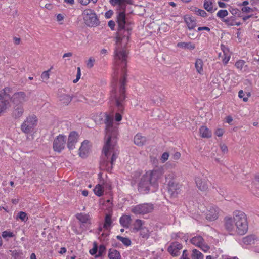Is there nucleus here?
<instances>
[{
  "mask_svg": "<svg viewBox=\"0 0 259 259\" xmlns=\"http://www.w3.org/2000/svg\"><path fill=\"white\" fill-rule=\"evenodd\" d=\"M104 123L106 125L105 143L103 148L104 157L100 162V166L103 169H111L114 162L117 158L118 152L116 150L117 137L118 135V124L114 123L112 116L104 113Z\"/></svg>",
  "mask_w": 259,
  "mask_h": 259,
  "instance_id": "1",
  "label": "nucleus"
},
{
  "mask_svg": "<svg viewBox=\"0 0 259 259\" xmlns=\"http://www.w3.org/2000/svg\"><path fill=\"white\" fill-rule=\"evenodd\" d=\"M118 31L116 37V47L114 51V60L116 66H121L122 71L126 66V58L128 52L124 49L128 42L132 28L126 22L124 12H120L117 17Z\"/></svg>",
  "mask_w": 259,
  "mask_h": 259,
  "instance_id": "2",
  "label": "nucleus"
},
{
  "mask_svg": "<svg viewBox=\"0 0 259 259\" xmlns=\"http://www.w3.org/2000/svg\"><path fill=\"white\" fill-rule=\"evenodd\" d=\"M162 175V170L157 168L147 171L142 176L138 183V190L142 194H147L151 187L157 186V181Z\"/></svg>",
  "mask_w": 259,
  "mask_h": 259,
  "instance_id": "3",
  "label": "nucleus"
},
{
  "mask_svg": "<svg viewBox=\"0 0 259 259\" xmlns=\"http://www.w3.org/2000/svg\"><path fill=\"white\" fill-rule=\"evenodd\" d=\"M233 215L236 227V232L240 235H244L248 228L246 214L242 211H235Z\"/></svg>",
  "mask_w": 259,
  "mask_h": 259,
  "instance_id": "4",
  "label": "nucleus"
},
{
  "mask_svg": "<svg viewBox=\"0 0 259 259\" xmlns=\"http://www.w3.org/2000/svg\"><path fill=\"white\" fill-rule=\"evenodd\" d=\"M125 83L126 78L124 76L120 81L119 88L114 89L111 92V97L115 99L116 105L119 111L123 110L122 104L125 98Z\"/></svg>",
  "mask_w": 259,
  "mask_h": 259,
  "instance_id": "5",
  "label": "nucleus"
},
{
  "mask_svg": "<svg viewBox=\"0 0 259 259\" xmlns=\"http://www.w3.org/2000/svg\"><path fill=\"white\" fill-rule=\"evenodd\" d=\"M82 15L84 23L88 26L96 27L99 24V20L94 10L85 9L83 11Z\"/></svg>",
  "mask_w": 259,
  "mask_h": 259,
  "instance_id": "6",
  "label": "nucleus"
},
{
  "mask_svg": "<svg viewBox=\"0 0 259 259\" xmlns=\"http://www.w3.org/2000/svg\"><path fill=\"white\" fill-rule=\"evenodd\" d=\"M37 124V119L35 115L28 116L22 123L21 129L25 134H30L33 132Z\"/></svg>",
  "mask_w": 259,
  "mask_h": 259,
  "instance_id": "7",
  "label": "nucleus"
},
{
  "mask_svg": "<svg viewBox=\"0 0 259 259\" xmlns=\"http://www.w3.org/2000/svg\"><path fill=\"white\" fill-rule=\"evenodd\" d=\"M153 208V204L151 203H144L133 207L131 211L136 214H144L151 212Z\"/></svg>",
  "mask_w": 259,
  "mask_h": 259,
  "instance_id": "8",
  "label": "nucleus"
},
{
  "mask_svg": "<svg viewBox=\"0 0 259 259\" xmlns=\"http://www.w3.org/2000/svg\"><path fill=\"white\" fill-rule=\"evenodd\" d=\"M195 183L197 188L202 191L208 190L210 182L207 178L203 175L197 176L195 178Z\"/></svg>",
  "mask_w": 259,
  "mask_h": 259,
  "instance_id": "9",
  "label": "nucleus"
},
{
  "mask_svg": "<svg viewBox=\"0 0 259 259\" xmlns=\"http://www.w3.org/2000/svg\"><path fill=\"white\" fill-rule=\"evenodd\" d=\"M65 136L59 135L54 140L53 148L55 151L60 152L65 147Z\"/></svg>",
  "mask_w": 259,
  "mask_h": 259,
  "instance_id": "10",
  "label": "nucleus"
},
{
  "mask_svg": "<svg viewBox=\"0 0 259 259\" xmlns=\"http://www.w3.org/2000/svg\"><path fill=\"white\" fill-rule=\"evenodd\" d=\"M28 99L25 93L23 92H19L15 93L13 94L11 98L12 102L15 105H22L26 102Z\"/></svg>",
  "mask_w": 259,
  "mask_h": 259,
  "instance_id": "11",
  "label": "nucleus"
},
{
  "mask_svg": "<svg viewBox=\"0 0 259 259\" xmlns=\"http://www.w3.org/2000/svg\"><path fill=\"white\" fill-rule=\"evenodd\" d=\"M65 90L64 89H60L58 92V97L61 104L64 105H67L71 101L72 96L69 94L65 93Z\"/></svg>",
  "mask_w": 259,
  "mask_h": 259,
  "instance_id": "12",
  "label": "nucleus"
},
{
  "mask_svg": "<svg viewBox=\"0 0 259 259\" xmlns=\"http://www.w3.org/2000/svg\"><path fill=\"white\" fill-rule=\"evenodd\" d=\"M182 245L178 242H174L171 243L168 247L167 251L173 256H177L180 255V250L182 249Z\"/></svg>",
  "mask_w": 259,
  "mask_h": 259,
  "instance_id": "13",
  "label": "nucleus"
},
{
  "mask_svg": "<svg viewBox=\"0 0 259 259\" xmlns=\"http://www.w3.org/2000/svg\"><path fill=\"white\" fill-rule=\"evenodd\" d=\"M180 192V185L174 181H170L168 183V193L172 197H176Z\"/></svg>",
  "mask_w": 259,
  "mask_h": 259,
  "instance_id": "14",
  "label": "nucleus"
},
{
  "mask_svg": "<svg viewBox=\"0 0 259 259\" xmlns=\"http://www.w3.org/2000/svg\"><path fill=\"white\" fill-rule=\"evenodd\" d=\"M89 143L88 140H84L82 143L79 149V155L81 158H85L88 155L90 149Z\"/></svg>",
  "mask_w": 259,
  "mask_h": 259,
  "instance_id": "15",
  "label": "nucleus"
},
{
  "mask_svg": "<svg viewBox=\"0 0 259 259\" xmlns=\"http://www.w3.org/2000/svg\"><path fill=\"white\" fill-rule=\"evenodd\" d=\"M78 135L75 132L70 133L67 142V147L69 150H72L75 148V145L77 142Z\"/></svg>",
  "mask_w": 259,
  "mask_h": 259,
  "instance_id": "16",
  "label": "nucleus"
},
{
  "mask_svg": "<svg viewBox=\"0 0 259 259\" xmlns=\"http://www.w3.org/2000/svg\"><path fill=\"white\" fill-rule=\"evenodd\" d=\"M219 209L216 206H210L206 214L207 220L213 221L218 217Z\"/></svg>",
  "mask_w": 259,
  "mask_h": 259,
  "instance_id": "17",
  "label": "nucleus"
},
{
  "mask_svg": "<svg viewBox=\"0 0 259 259\" xmlns=\"http://www.w3.org/2000/svg\"><path fill=\"white\" fill-rule=\"evenodd\" d=\"M225 228L229 232L236 231V227L234 222V218L226 217L224 218Z\"/></svg>",
  "mask_w": 259,
  "mask_h": 259,
  "instance_id": "18",
  "label": "nucleus"
},
{
  "mask_svg": "<svg viewBox=\"0 0 259 259\" xmlns=\"http://www.w3.org/2000/svg\"><path fill=\"white\" fill-rule=\"evenodd\" d=\"M9 97L6 94H0V114L4 112L9 106Z\"/></svg>",
  "mask_w": 259,
  "mask_h": 259,
  "instance_id": "19",
  "label": "nucleus"
},
{
  "mask_svg": "<svg viewBox=\"0 0 259 259\" xmlns=\"http://www.w3.org/2000/svg\"><path fill=\"white\" fill-rule=\"evenodd\" d=\"M184 20L190 30L193 29L196 26V20L194 17L185 16Z\"/></svg>",
  "mask_w": 259,
  "mask_h": 259,
  "instance_id": "20",
  "label": "nucleus"
},
{
  "mask_svg": "<svg viewBox=\"0 0 259 259\" xmlns=\"http://www.w3.org/2000/svg\"><path fill=\"white\" fill-rule=\"evenodd\" d=\"M24 113V108L22 105H15L13 112V116L15 118H19L22 116Z\"/></svg>",
  "mask_w": 259,
  "mask_h": 259,
  "instance_id": "21",
  "label": "nucleus"
},
{
  "mask_svg": "<svg viewBox=\"0 0 259 259\" xmlns=\"http://www.w3.org/2000/svg\"><path fill=\"white\" fill-rule=\"evenodd\" d=\"M76 218L82 224L90 225V217L89 214L79 213L76 214Z\"/></svg>",
  "mask_w": 259,
  "mask_h": 259,
  "instance_id": "22",
  "label": "nucleus"
},
{
  "mask_svg": "<svg viewBox=\"0 0 259 259\" xmlns=\"http://www.w3.org/2000/svg\"><path fill=\"white\" fill-rule=\"evenodd\" d=\"M107 187L109 188V189H111V186L108 185L107 184H104V186H102L100 184H98L94 189V192L95 194L98 196H101L103 193L104 188Z\"/></svg>",
  "mask_w": 259,
  "mask_h": 259,
  "instance_id": "23",
  "label": "nucleus"
},
{
  "mask_svg": "<svg viewBox=\"0 0 259 259\" xmlns=\"http://www.w3.org/2000/svg\"><path fill=\"white\" fill-rule=\"evenodd\" d=\"M146 139L140 134H137L134 137V141L136 145L141 146H143L146 142Z\"/></svg>",
  "mask_w": 259,
  "mask_h": 259,
  "instance_id": "24",
  "label": "nucleus"
},
{
  "mask_svg": "<svg viewBox=\"0 0 259 259\" xmlns=\"http://www.w3.org/2000/svg\"><path fill=\"white\" fill-rule=\"evenodd\" d=\"M199 133L202 138H209L211 137V131L205 126H202L200 127Z\"/></svg>",
  "mask_w": 259,
  "mask_h": 259,
  "instance_id": "25",
  "label": "nucleus"
},
{
  "mask_svg": "<svg viewBox=\"0 0 259 259\" xmlns=\"http://www.w3.org/2000/svg\"><path fill=\"white\" fill-rule=\"evenodd\" d=\"M131 222V218L130 215H124L120 218V223L122 226L128 228Z\"/></svg>",
  "mask_w": 259,
  "mask_h": 259,
  "instance_id": "26",
  "label": "nucleus"
},
{
  "mask_svg": "<svg viewBox=\"0 0 259 259\" xmlns=\"http://www.w3.org/2000/svg\"><path fill=\"white\" fill-rule=\"evenodd\" d=\"M257 238L254 235L247 236L242 239V242L244 244L250 245L254 243Z\"/></svg>",
  "mask_w": 259,
  "mask_h": 259,
  "instance_id": "27",
  "label": "nucleus"
},
{
  "mask_svg": "<svg viewBox=\"0 0 259 259\" xmlns=\"http://www.w3.org/2000/svg\"><path fill=\"white\" fill-rule=\"evenodd\" d=\"M212 5V0H204L203 7L208 12L213 13L217 10V8L213 9Z\"/></svg>",
  "mask_w": 259,
  "mask_h": 259,
  "instance_id": "28",
  "label": "nucleus"
},
{
  "mask_svg": "<svg viewBox=\"0 0 259 259\" xmlns=\"http://www.w3.org/2000/svg\"><path fill=\"white\" fill-rule=\"evenodd\" d=\"M109 259H121V256L118 251L114 249H110L108 252Z\"/></svg>",
  "mask_w": 259,
  "mask_h": 259,
  "instance_id": "29",
  "label": "nucleus"
},
{
  "mask_svg": "<svg viewBox=\"0 0 259 259\" xmlns=\"http://www.w3.org/2000/svg\"><path fill=\"white\" fill-rule=\"evenodd\" d=\"M177 46L179 48L187 49L189 50H193L195 48V45L191 42H180L177 44Z\"/></svg>",
  "mask_w": 259,
  "mask_h": 259,
  "instance_id": "30",
  "label": "nucleus"
},
{
  "mask_svg": "<svg viewBox=\"0 0 259 259\" xmlns=\"http://www.w3.org/2000/svg\"><path fill=\"white\" fill-rule=\"evenodd\" d=\"M203 242L204 239L200 236L194 237L191 239V242L198 247L200 246Z\"/></svg>",
  "mask_w": 259,
  "mask_h": 259,
  "instance_id": "31",
  "label": "nucleus"
},
{
  "mask_svg": "<svg viewBox=\"0 0 259 259\" xmlns=\"http://www.w3.org/2000/svg\"><path fill=\"white\" fill-rule=\"evenodd\" d=\"M112 223L111 216L110 214H107L105 218V223L103 228L106 230H110Z\"/></svg>",
  "mask_w": 259,
  "mask_h": 259,
  "instance_id": "32",
  "label": "nucleus"
},
{
  "mask_svg": "<svg viewBox=\"0 0 259 259\" xmlns=\"http://www.w3.org/2000/svg\"><path fill=\"white\" fill-rule=\"evenodd\" d=\"M143 224L144 222L142 220L139 219L136 220L135 223L133 224L134 232H138L139 230L143 228L144 227H143Z\"/></svg>",
  "mask_w": 259,
  "mask_h": 259,
  "instance_id": "33",
  "label": "nucleus"
},
{
  "mask_svg": "<svg viewBox=\"0 0 259 259\" xmlns=\"http://www.w3.org/2000/svg\"><path fill=\"white\" fill-rule=\"evenodd\" d=\"M139 231H140L139 235L140 237L145 239H148L150 236V232L147 228L144 227Z\"/></svg>",
  "mask_w": 259,
  "mask_h": 259,
  "instance_id": "34",
  "label": "nucleus"
},
{
  "mask_svg": "<svg viewBox=\"0 0 259 259\" xmlns=\"http://www.w3.org/2000/svg\"><path fill=\"white\" fill-rule=\"evenodd\" d=\"M203 61L200 59H198L196 60L195 66L197 71V72L201 74L203 72Z\"/></svg>",
  "mask_w": 259,
  "mask_h": 259,
  "instance_id": "35",
  "label": "nucleus"
},
{
  "mask_svg": "<svg viewBox=\"0 0 259 259\" xmlns=\"http://www.w3.org/2000/svg\"><path fill=\"white\" fill-rule=\"evenodd\" d=\"M110 230H106L104 229V231L99 235V239L103 241H105L108 240V237L109 235Z\"/></svg>",
  "mask_w": 259,
  "mask_h": 259,
  "instance_id": "36",
  "label": "nucleus"
},
{
  "mask_svg": "<svg viewBox=\"0 0 259 259\" xmlns=\"http://www.w3.org/2000/svg\"><path fill=\"white\" fill-rule=\"evenodd\" d=\"M116 238L126 246H128L131 244V241L128 238L123 237L119 235L117 236Z\"/></svg>",
  "mask_w": 259,
  "mask_h": 259,
  "instance_id": "37",
  "label": "nucleus"
},
{
  "mask_svg": "<svg viewBox=\"0 0 259 259\" xmlns=\"http://www.w3.org/2000/svg\"><path fill=\"white\" fill-rule=\"evenodd\" d=\"M192 259H203V255L199 251L195 249L192 250Z\"/></svg>",
  "mask_w": 259,
  "mask_h": 259,
  "instance_id": "38",
  "label": "nucleus"
},
{
  "mask_svg": "<svg viewBox=\"0 0 259 259\" xmlns=\"http://www.w3.org/2000/svg\"><path fill=\"white\" fill-rule=\"evenodd\" d=\"M228 15V12L226 10H220L218 12L217 14V17H219L221 19L224 18Z\"/></svg>",
  "mask_w": 259,
  "mask_h": 259,
  "instance_id": "39",
  "label": "nucleus"
},
{
  "mask_svg": "<svg viewBox=\"0 0 259 259\" xmlns=\"http://www.w3.org/2000/svg\"><path fill=\"white\" fill-rule=\"evenodd\" d=\"M51 69L48 70L47 71H44L42 73L41 75V78L42 80V81H47L50 77L49 72L50 71Z\"/></svg>",
  "mask_w": 259,
  "mask_h": 259,
  "instance_id": "40",
  "label": "nucleus"
},
{
  "mask_svg": "<svg viewBox=\"0 0 259 259\" xmlns=\"http://www.w3.org/2000/svg\"><path fill=\"white\" fill-rule=\"evenodd\" d=\"M106 251V247L104 245H101L99 246V249L98 250V254L96 255V257H100L103 255L104 253H105Z\"/></svg>",
  "mask_w": 259,
  "mask_h": 259,
  "instance_id": "41",
  "label": "nucleus"
},
{
  "mask_svg": "<svg viewBox=\"0 0 259 259\" xmlns=\"http://www.w3.org/2000/svg\"><path fill=\"white\" fill-rule=\"evenodd\" d=\"M2 236L4 238H6L7 237H13L14 235L12 232L5 231L2 232Z\"/></svg>",
  "mask_w": 259,
  "mask_h": 259,
  "instance_id": "42",
  "label": "nucleus"
},
{
  "mask_svg": "<svg viewBox=\"0 0 259 259\" xmlns=\"http://www.w3.org/2000/svg\"><path fill=\"white\" fill-rule=\"evenodd\" d=\"M129 0H110V3L112 5H121L124 2H128Z\"/></svg>",
  "mask_w": 259,
  "mask_h": 259,
  "instance_id": "43",
  "label": "nucleus"
},
{
  "mask_svg": "<svg viewBox=\"0 0 259 259\" xmlns=\"http://www.w3.org/2000/svg\"><path fill=\"white\" fill-rule=\"evenodd\" d=\"M245 63V61L240 60L236 62L235 66L238 69H242Z\"/></svg>",
  "mask_w": 259,
  "mask_h": 259,
  "instance_id": "44",
  "label": "nucleus"
},
{
  "mask_svg": "<svg viewBox=\"0 0 259 259\" xmlns=\"http://www.w3.org/2000/svg\"><path fill=\"white\" fill-rule=\"evenodd\" d=\"M196 13L198 15L205 17L207 16V13L203 10L198 9L196 10Z\"/></svg>",
  "mask_w": 259,
  "mask_h": 259,
  "instance_id": "45",
  "label": "nucleus"
},
{
  "mask_svg": "<svg viewBox=\"0 0 259 259\" xmlns=\"http://www.w3.org/2000/svg\"><path fill=\"white\" fill-rule=\"evenodd\" d=\"M94 62H95V59L94 58H93L92 57H90L89 59L88 62L87 63V67L89 68H92L94 66Z\"/></svg>",
  "mask_w": 259,
  "mask_h": 259,
  "instance_id": "46",
  "label": "nucleus"
},
{
  "mask_svg": "<svg viewBox=\"0 0 259 259\" xmlns=\"http://www.w3.org/2000/svg\"><path fill=\"white\" fill-rule=\"evenodd\" d=\"M77 72L76 74V79L73 80V83H76L80 78L81 76V69L79 67H78L77 68Z\"/></svg>",
  "mask_w": 259,
  "mask_h": 259,
  "instance_id": "47",
  "label": "nucleus"
},
{
  "mask_svg": "<svg viewBox=\"0 0 259 259\" xmlns=\"http://www.w3.org/2000/svg\"><path fill=\"white\" fill-rule=\"evenodd\" d=\"M22 221H25L27 219V214L25 212L21 211L19 213L18 216Z\"/></svg>",
  "mask_w": 259,
  "mask_h": 259,
  "instance_id": "48",
  "label": "nucleus"
},
{
  "mask_svg": "<svg viewBox=\"0 0 259 259\" xmlns=\"http://www.w3.org/2000/svg\"><path fill=\"white\" fill-rule=\"evenodd\" d=\"M169 157V154L167 152H164L161 157V160L162 163L165 162L167 160H168V158Z\"/></svg>",
  "mask_w": 259,
  "mask_h": 259,
  "instance_id": "49",
  "label": "nucleus"
},
{
  "mask_svg": "<svg viewBox=\"0 0 259 259\" xmlns=\"http://www.w3.org/2000/svg\"><path fill=\"white\" fill-rule=\"evenodd\" d=\"M199 247H200L201 249L204 252H207L210 249L209 246L208 245L204 243V242Z\"/></svg>",
  "mask_w": 259,
  "mask_h": 259,
  "instance_id": "50",
  "label": "nucleus"
},
{
  "mask_svg": "<svg viewBox=\"0 0 259 259\" xmlns=\"http://www.w3.org/2000/svg\"><path fill=\"white\" fill-rule=\"evenodd\" d=\"M159 29L166 32L169 29V26L165 23H162L159 27Z\"/></svg>",
  "mask_w": 259,
  "mask_h": 259,
  "instance_id": "51",
  "label": "nucleus"
},
{
  "mask_svg": "<svg viewBox=\"0 0 259 259\" xmlns=\"http://www.w3.org/2000/svg\"><path fill=\"white\" fill-rule=\"evenodd\" d=\"M210 85L214 89L219 88L220 87L219 82L217 80H212L210 83Z\"/></svg>",
  "mask_w": 259,
  "mask_h": 259,
  "instance_id": "52",
  "label": "nucleus"
},
{
  "mask_svg": "<svg viewBox=\"0 0 259 259\" xmlns=\"http://www.w3.org/2000/svg\"><path fill=\"white\" fill-rule=\"evenodd\" d=\"M181 157V153L179 152H175L172 155V159L174 160H177L180 159Z\"/></svg>",
  "mask_w": 259,
  "mask_h": 259,
  "instance_id": "53",
  "label": "nucleus"
},
{
  "mask_svg": "<svg viewBox=\"0 0 259 259\" xmlns=\"http://www.w3.org/2000/svg\"><path fill=\"white\" fill-rule=\"evenodd\" d=\"M220 148H221L222 152L224 153H226L228 152V147L224 144H220Z\"/></svg>",
  "mask_w": 259,
  "mask_h": 259,
  "instance_id": "54",
  "label": "nucleus"
},
{
  "mask_svg": "<svg viewBox=\"0 0 259 259\" xmlns=\"http://www.w3.org/2000/svg\"><path fill=\"white\" fill-rule=\"evenodd\" d=\"M97 251L98 247L97 245L95 244L94 247L90 250V253L92 255H94L97 252Z\"/></svg>",
  "mask_w": 259,
  "mask_h": 259,
  "instance_id": "55",
  "label": "nucleus"
},
{
  "mask_svg": "<svg viewBox=\"0 0 259 259\" xmlns=\"http://www.w3.org/2000/svg\"><path fill=\"white\" fill-rule=\"evenodd\" d=\"M224 131L222 128H218L215 132L216 135L219 137H221L224 134Z\"/></svg>",
  "mask_w": 259,
  "mask_h": 259,
  "instance_id": "56",
  "label": "nucleus"
},
{
  "mask_svg": "<svg viewBox=\"0 0 259 259\" xmlns=\"http://www.w3.org/2000/svg\"><path fill=\"white\" fill-rule=\"evenodd\" d=\"M221 49L224 53V55H228V52H229V50L228 48L226 47L224 45H221Z\"/></svg>",
  "mask_w": 259,
  "mask_h": 259,
  "instance_id": "57",
  "label": "nucleus"
},
{
  "mask_svg": "<svg viewBox=\"0 0 259 259\" xmlns=\"http://www.w3.org/2000/svg\"><path fill=\"white\" fill-rule=\"evenodd\" d=\"M182 259H189L188 257V253L187 250H184L183 251V254L181 257Z\"/></svg>",
  "mask_w": 259,
  "mask_h": 259,
  "instance_id": "58",
  "label": "nucleus"
},
{
  "mask_svg": "<svg viewBox=\"0 0 259 259\" xmlns=\"http://www.w3.org/2000/svg\"><path fill=\"white\" fill-rule=\"evenodd\" d=\"M188 37L192 39H195L197 37V35L196 33L193 32H189L187 33Z\"/></svg>",
  "mask_w": 259,
  "mask_h": 259,
  "instance_id": "59",
  "label": "nucleus"
},
{
  "mask_svg": "<svg viewBox=\"0 0 259 259\" xmlns=\"http://www.w3.org/2000/svg\"><path fill=\"white\" fill-rule=\"evenodd\" d=\"M241 10L243 12L248 13V12H250L251 11H252V9L249 7L246 6V7H243L241 9Z\"/></svg>",
  "mask_w": 259,
  "mask_h": 259,
  "instance_id": "60",
  "label": "nucleus"
},
{
  "mask_svg": "<svg viewBox=\"0 0 259 259\" xmlns=\"http://www.w3.org/2000/svg\"><path fill=\"white\" fill-rule=\"evenodd\" d=\"M230 58V56H228V55H224V58L223 59V62L225 64H226L228 61H229Z\"/></svg>",
  "mask_w": 259,
  "mask_h": 259,
  "instance_id": "61",
  "label": "nucleus"
},
{
  "mask_svg": "<svg viewBox=\"0 0 259 259\" xmlns=\"http://www.w3.org/2000/svg\"><path fill=\"white\" fill-rule=\"evenodd\" d=\"M202 30H206V31H210V29L208 27H207V26H203V27H199L198 28V31H202Z\"/></svg>",
  "mask_w": 259,
  "mask_h": 259,
  "instance_id": "62",
  "label": "nucleus"
},
{
  "mask_svg": "<svg viewBox=\"0 0 259 259\" xmlns=\"http://www.w3.org/2000/svg\"><path fill=\"white\" fill-rule=\"evenodd\" d=\"M108 26L110 27V28L112 30H113L114 29V27L115 26V22L113 21L110 20L108 22Z\"/></svg>",
  "mask_w": 259,
  "mask_h": 259,
  "instance_id": "63",
  "label": "nucleus"
},
{
  "mask_svg": "<svg viewBox=\"0 0 259 259\" xmlns=\"http://www.w3.org/2000/svg\"><path fill=\"white\" fill-rule=\"evenodd\" d=\"M122 119V116L119 113H116L115 115V120L116 121H120Z\"/></svg>",
  "mask_w": 259,
  "mask_h": 259,
  "instance_id": "64",
  "label": "nucleus"
}]
</instances>
